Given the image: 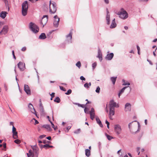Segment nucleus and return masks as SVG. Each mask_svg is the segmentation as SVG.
Returning a JSON list of instances; mask_svg holds the SVG:
<instances>
[{
	"mask_svg": "<svg viewBox=\"0 0 157 157\" xmlns=\"http://www.w3.org/2000/svg\"><path fill=\"white\" fill-rule=\"evenodd\" d=\"M116 14L119 15L120 18L123 20L125 19L128 17V13L123 8H121Z\"/></svg>",
	"mask_w": 157,
	"mask_h": 157,
	"instance_id": "1",
	"label": "nucleus"
},
{
	"mask_svg": "<svg viewBox=\"0 0 157 157\" xmlns=\"http://www.w3.org/2000/svg\"><path fill=\"white\" fill-rule=\"evenodd\" d=\"M28 6L27 1H25L22 4V14L23 16H25L27 14Z\"/></svg>",
	"mask_w": 157,
	"mask_h": 157,
	"instance_id": "2",
	"label": "nucleus"
},
{
	"mask_svg": "<svg viewBox=\"0 0 157 157\" xmlns=\"http://www.w3.org/2000/svg\"><path fill=\"white\" fill-rule=\"evenodd\" d=\"M29 28L34 33H38L39 31L38 27L34 23L31 22L29 25Z\"/></svg>",
	"mask_w": 157,
	"mask_h": 157,
	"instance_id": "3",
	"label": "nucleus"
},
{
	"mask_svg": "<svg viewBox=\"0 0 157 157\" xmlns=\"http://www.w3.org/2000/svg\"><path fill=\"white\" fill-rule=\"evenodd\" d=\"M57 10L56 5L55 2L52 3V5L49 6V12L51 13H54Z\"/></svg>",
	"mask_w": 157,
	"mask_h": 157,
	"instance_id": "4",
	"label": "nucleus"
},
{
	"mask_svg": "<svg viewBox=\"0 0 157 157\" xmlns=\"http://www.w3.org/2000/svg\"><path fill=\"white\" fill-rule=\"evenodd\" d=\"M114 128V131L117 135H119L121 133L122 129L121 126L119 124L115 125Z\"/></svg>",
	"mask_w": 157,
	"mask_h": 157,
	"instance_id": "5",
	"label": "nucleus"
},
{
	"mask_svg": "<svg viewBox=\"0 0 157 157\" xmlns=\"http://www.w3.org/2000/svg\"><path fill=\"white\" fill-rule=\"evenodd\" d=\"M109 105V109H115V107H119V105L116 102H115L113 100H111L110 101Z\"/></svg>",
	"mask_w": 157,
	"mask_h": 157,
	"instance_id": "6",
	"label": "nucleus"
},
{
	"mask_svg": "<svg viewBox=\"0 0 157 157\" xmlns=\"http://www.w3.org/2000/svg\"><path fill=\"white\" fill-rule=\"evenodd\" d=\"M59 20V18L57 15H56L54 16L53 25L55 27H58Z\"/></svg>",
	"mask_w": 157,
	"mask_h": 157,
	"instance_id": "7",
	"label": "nucleus"
},
{
	"mask_svg": "<svg viewBox=\"0 0 157 157\" xmlns=\"http://www.w3.org/2000/svg\"><path fill=\"white\" fill-rule=\"evenodd\" d=\"M73 30V29L71 30L69 34L66 36L67 40L68 41V43H72L71 39L72 38Z\"/></svg>",
	"mask_w": 157,
	"mask_h": 157,
	"instance_id": "8",
	"label": "nucleus"
},
{
	"mask_svg": "<svg viewBox=\"0 0 157 157\" xmlns=\"http://www.w3.org/2000/svg\"><path fill=\"white\" fill-rule=\"evenodd\" d=\"M17 66L20 70L21 71H24L25 68V63L21 62H19L17 64Z\"/></svg>",
	"mask_w": 157,
	"mask_h": 157,
	"instance_id": "9",
	"label": "nucleus"
},
{
	"mask_svg": "<svg viewBox=\"0 0 157 157\" xmlns=\"http://www.w3.org/2000/svg\"><path fill=\"white\" fill-rule=\"evenodd\" d=\"M48 16L47 15H44L42 18V20L40 22L44 26L47 23L48 21Z\"/></svg>",
	"mask_w": 157,
	"mask_h": 157,
	"instance_id": "10",
	"label": "nucleus"
},
{
	"mask_svg": "<svg viewBox=\"0 0 157 157\" xmlns=\"http://www.w3.org/2000/svg\"><path fill=\"white\" fill-rule=\"evenodd\" d=\"M8 31V26L7 25H4L2 29L0 31V34L2 35L3 33L5 35L6 34Z\"/></svg>",
	"mask_w": 157,
	"mask_h": 157,
	"instance_id": "11",
	"label": "nucleus"
},
{
	"mask_svg": "<svg viewBox=\"0 0 157 157\" xmlns=\"http://www.w3.org/2000/svg\"><path fill=\"white\" fill-rule=\"evenodd\" d=\"M24 90L27 94L28 95L31 94V91L28 85L26 84L24 85Z\"/></svg>",
	"mask_w": 157,
	"mask_h": 157,
	"instance_id": "12",
	"label": "nucleus"
},
{
	"mask_svg": "<svg viewBox=\"0 0 157 157\" xmlns=\"http://www.w3.org/2000/svg\"><path fill=\"white\" fill-rule=\"evenodd\" d=\"M115 114V109H109V117L111 120H112V117Z\"/></svg>",
	"mask_w": 157,
	"mask_h": 157,
	"instance_id": "13",
	"label": "nucleus"
},
{
	"mask_svg": "<svg viewBox=\"0 0 157 157\" xmlns=\"http://www.w3.org/2000/svg\"><path fill=\"white\" fill-rule=\"evenodd\" d=\"M114 56V54L113 53H110L107 54L105 57V59L108 60H111Z\"/></svg>",
	"mask_w": 157,
	"mask_h": 157,
	"instance_id": "14",
	"label": "nucleus"
},
{
	"mask_svg": "<svg viewBox=\"0 0 157 157\" xmlns=\"http://www.w3.org/2000/svg\"><path fill=\"white\" fill-rule=\"evenodd\" d=\"M131 105L130 103H127L126 104L125 106V108L126 109L125 111H130L131 109Z\"/></svg>",
	"mask_w": 157,
	"mask_h": 157,
	"instance_id": "15",
	"label": "nucleus"
},
{
	"mask_svg": "<svg viewBox=\"0 0 157 157\" xmlns=\"http://www.w3.org/2000/svg\"><path fill=\"white\" fill-rule=\"evenodd\" d=\"M117 26V24L115 22V19L114 18L112 20L111 24L110 26V28L111 29L115 28Z\"/></svg>",
	"mask_w": 157,
	"mask_h": 157,
	"instance_id": "16",
	"label": "nucleus"
},
{
	"mask_svg": "<svg viewBox=\"0 0 157 157\" xmlns=\"http://www.w3.org/2000/svg\"><path fill=\"white\" fill-rule=\"evenodd\" d=\"M39 149L37 147L34 148L33 150V153L35 155V157H38V151Z\"/></svg>",
	"mask_w": 157,
	"mask_h": 157,
	"instance_id": "17",
	"label": "nucleus"
},
{
	"mask_svg": "<svg viewBox=\"0 0 157 157\" xmlns=\"http://www.w3.org/2000/svg\"><path fill=\"white\" fill-rule=\"evenodd\" d=\"M97 57H98L100 61H101L102 60V55L101 53V51L100 49L98 50V55Z\"/></svg>",
	"mask_w": 157,
	"mask_h": 157,
	"instance_id": "18",
	"label": "nucleus"
},
{
	"mask_svg": "<svg viewBox=\"0 0 157 157\" xmlns=\"http://www.w3.org/2000/svg\"><path fill=\"white\" fill-rule=\"evenodd\" d=\"M96 119L97 123L100 126L101 128L103 127V125L99 118L98 117H96Z\"/></svg>",
	"mask_w": 157,
	"mask_h": 157,
	"instance_id": "19",
	"label": "nucleus"
},
{
	"mask_svg": "<svg viewBox=\"0 0 157 157\" xmlns=\"http://www.w3.org/2000/svg\"><path fill=\"white\" fill-rule=\"evenodd\" d=\"M27 155L28 157H33L35 156V155L31 150L29 151V153H27Z\"/></svg>",
	"mask_w": 157,
	"mask_h": 157,
	"instance_id": "20",
	"label": "nucleus"
},
{
	"mask_svg": "<svg viewBox=\"0 0 157 157\" xmlns=\"http://www.w3.org/2000/svg\"><path fill=\"white\" fill-rule=\"evenodd\" d=\"M129 87L128 86H125L123 87L119 91V92L118 94V96L119 98H120L121 95L122 94L124 91L125 90L127 87Z\"/></svg>",
	"mask_w": 157,
	"mask_h": 157,
	"instance_id": "21",
	"label": "nucleus"
},
{
	"mask_svg": "<svg viewBox=\"0 0 157 157\" xmlns=\"http://www.w3.org/2000/svg\"><path fill=\"white\" fill-rule=\"evenodd\" d=\"M7 13L5 11H2L0 13V17L3 19H4L6 16Z\"/></svg>",
	"mask_w": 157,
	"mask_h": 157,
	"instance_id": "22",
	"label": "nucleus"
},
{
	"mask_svg": "<svg viewBox=\"0 0 157 157\" xmlns=\"http://www.w3.org/2000/svg\"><path fill=\"white\" fill-rule=\"evenodd\" d=\"M46 38L45 34L44 33H42L39 37V38L41 40H44Z\"/></svg>",
	"mask_w": 157,
	"mask_h": 157,
	"instance_id": "23",
	"label": "nucleus"
},
{
	"mask_svg": "<svg viewBox=\"0 0 157 157\" xmlns=\"http://www.w3.org/2000/svg\"><path fill=\"white\" fill-rule=\"evenodd\" d=\"M28 107L30 109H33V110L34 111V112H35V115L37 117V114H36V111H35V109H34V108L33 107V105H32L31 103H29V105H28Z\"/></svg>",
	"mask_w": 157,
	"mask_h": 157,
	"instance_id": "24",
	"label": "nucleus"
},
{
	"mask_svg": "<svg viewBox=\"0 0 157 157\" xmlns=\"http://www.w3.org/2000/svg\"><path fill=\"white\" fill-rule=\"evenodd\" d=\"M85 155L87 157H89L90 155V151L89 149H86L85 150Z\"/></svg>",
	"mask_w": 157,
	"mask_h": 157,
	"instance_id": "25",
	"label": "nucleus"
},
{
	"mask_svg": "<svg viewBox=\"0 0 157 157\" xmlns=\"http://www.w3.org/2000/svg\"><path fill=\"white\" fill-rule=\"evenodd\" d=\"M117 78V77H111L110 78V80L112 82L113 84V85H114L115 83V82L116 81V79Z\"/></svg>",
	"mask_w": 157,
	"mask_h": 157,
	"instance_id": "26",
	"label": "nucleus"
},
{
	"mask_svg": "<svg viewBox=\"0 0 157 157\" xmlns=\"http://www.w3.org/2000/svg\"><path fill=\"white\" fill-rule=\"evenodd\" d=\"M43 127L47 129L48 131H51L52 130L50 126L48 125H44L43 126Z\"/></svg>",
	"mask_w": 157,
	"mask_h": 157,
	"instance_id": "27",
	"label": "nucleus"
},
{
	"mask_svg": "<svg viewBox=\"0 0 157 157\" xmlns=\"http://www.w3.org/2000/svg\"><path fill=\"white\" fill-rule=\"evenodd\" d=\"M13 133V136L14 139H16L18 138L17 132L16 131Z\"/></svg>",
	"mask_w": 157,
	"mask_h": 157,
	"instance_id": "28",
	"label": "nucleus"
},
{
	"mask_svg": "<svg viewBox=\"0 0 157 157\" xmlns=\"http://www.w3.org/2000/svg\"><path fill=\"white\" fill-rule=\"evenodd\" d=\"M106 20L107 21V24L108 25H109L110 24V15H106Z\"/></svg>",
	"mask_w": 157,
	"mask_h": 157,
	"instance_id": "29",
	"label": "nucleus"
},
{
	"mask_svg": "<svg viewBox=\"0 0 157 157\" xmlns=\"http://www.w3.org/2000/svg\"><path fill=\"white\" fill-rule=\"evenodd\" d=\"M122 82H123V83L122 84L123 85H124V86H126V85L129 86V85H130V83L129 82H128L127 81H125L124 79H123L122 80Z\"/></svg>",
	"mask_w": 157,
	"mask_h": 157,
	"instance_id": "30",
	"label": "nucleus"
},
{
	"mask_svg": "<svg viewBox=\"0 0 157 157\" xmlns=\"http://www.w3.org/2000/svg\"><path fill=\"white\" fill-rule=\"evenodd\" d=\"M39 146L40 147V148L42 149L44 147L46 149H47L48 148V144H46L45 145H42V144H39Z\"/></svg>",
	"mask_w": 157,
	"mask_h": 157,
	"instance_id": "31",
	"label": "nucleus"
},
{
	"mask_svg": "<svg viewBox=\"0 0 157 157\" xmlns=\"http://www.w3.org/2000/svg\"><path fill=\"white\" fill-rule=\"evenodd\" d=\"M90 119L93 120L94 118L95 113H90Z\"/></svg>",
	"mask_w": 157,
	"mask_h": 157,
	"instance_id": "32",
	"label": "nucleus"
},
{
	"mask_svg": "<svg viewBox=\"0 0 157 157\" xmlns=\"http://www.w3.org/2000/svg\"><path fill=\"white\" fill-rule=\"evenodd\" d=\"M54 101L55 102L59 103L60 101V98L58 97H57L56 98Z\"/></svg>",
	"mask_w": 157,
	"mask_h": 157,
	"instance_id": "33",
	"label": "nucleus"
},
{
	"mask_svg": "<svg viewBox=\"0 0 157 157\" xmlns=\"http://www.w3.org/2000/svg\"><path fill=\"white\" fill-rule=\"evenodd\" d=\"M105 135L106 136L107 139L109 140H111L113 138V137L107 134V133H105Z\"/></svg>",
	"mask_w": 157,
	"mask_h": 157,
	"instance_id": "34",
	"label": "nucleus"
},
{
	"mask_svg": "<svg viewBox=\"0 0 157 157\" xmlns=\"http://www.w3.org/2000/svg\"><path fill=\"white\" fill-rule=\"evenodd\" d=\"M40 111L42 114H44V111L43 107L40 108Z\"/></svg>",
	"mask_w": 157,
	"mask_h": 157,
	"instance_id": "35",
	"label": "nucleus"
},
{
	"mask_svg": "<svg viewBox=\"0 0 157 157\" xmlns=\"http://www.w3.org/2000/svg\"><path fill=\"white\" fill-rule=\"evenodd\" d=\"M76 65L77 67L80 68L81 66V63L80 61H78L76 64Z\"/></svg>",
	"mask_w": 157,
	"mask_h": 157,
	"instance_id": "36",
	"label": "nucleus"
},
{
	"mask_svg": "<svg viewBox=\"0 0 157 157\" xmlns=\"http://www.w3.org/2000/svg\"><path fill=\"white\" fill-rule=\"evenodd\" d=\"M71 89H69L67 90V92L65 93V94L67 95H69L71 93Z\"/></svg>",
	"mask_w": 157,
	"mask_h": 157,
	"instance_id": "37",
	"label": "nucleus"
},
{
	"mask_svg": "<svg viewBox=\"0 0 157 157\" xmlns=\"http://www.w3.org/2000/svg\"><path fill=\"white\" fill-rule=\"evenodd\" d=\"M80 132V128L78 129L77 130H75L74 132L75 134H78Z\"/></svg>",
	"mask_w": 157,
	"mask_h": 157,
	"instance_id": "38",
	"label": "nucleus"
},
{
	"mask_svg": "<svg viewBox=\"0 0 157 157\" xmlns=\"http://www.w3.org/2000/svg\"><path fill=\"white\" fill-rule=\"evenodd\" d=\"M100 87L99 86H98L96 88V89L95 90V92L97 93H99L100 92Z\"/></svg>",
	"mask_w": 157,
	"mask_h": 157,
	"instance_id": "39",
	"label": "nucleus"
},
{
	"mask_svg": "<svg viewBox=\"0 0 157 157\" xmlns=\"http://www.w3.org/2000/svg\"><path fill=\"white\" fill-rule=\"evenodd\" d=\"M14 142L17 144H19L21 143V141L18 139H16L15 140Z\"/></svg>",
	"mask_w": 157,
	"mask_h": 157,
	"instance_id": "40",
	"label": "nucleus"
},
{
	"mask_svg": "<svg viewBox=\"0 0 157 157\" xmlns=\"http://www.w3.org/2000/svg\"><path fill=\"white\" fill-rule=\"evenodd\" d=\"M97 66V63H94L92 64V67L93 69H94Z\"/></svg>",
	"mask_w": 157,
	"mask_h": 157,
	"instance_id": "41",
	"label": "nucleus"
},
{
	"mask_svg": "<svg viewBox=\"0 0 157 157\" xmlns=\"http://www.w3.org/2000/svg\"><path fill=\"white\" fill-rule=\"evenodd\" d=\"M59 88L61 90L64 91H66V89L64 88L62 86H59Z\"/></svg>",
	"mask_w": 157,
	"mask_h": 157,
	"instance_id": "42",
	"label": "nucleus"
},
{
	"mask_svg": "<svg viewBox=\"0 0 157 157\" xmlns=\"http://www.w3.org/2000/svg\"><path fill=\"white\" fill-rule=\"evenodd\" d=\"M84 87L86 88H89L88 84V83L86 82L84 84Z\"/></svg>",
	"mask_w": 157,
	"mask_h": 157,
	"instance_id": "43",
	"label": "nucleus"
},
{
	"mask_svg": "<svg viewBox=\"0 0 157 157\" xmlns=\"http://www.w3.org/2000/svg\"><path fill=\"white\" fill-rule=\"evenodd\" d=\"M16 131V128L14 127L13 125V128H12V132H15Z\"/></svg>",
	"mask_w": 157,
	"mask_h": 157,
	"instance_id": "44",
	"label": "nucleus"
},
{
	"mask_svg": "<svg viewBox=\"0 0 157 157\" xmlns=\"http://www.w3.org/2000/svg\"><path fill=\"white\" fill-rule=\"evenodd\" d=\"M80 79L82 80L85 81L86 80L85 78L83 76H81L80 78Z\"/></svg>",
	"mask_w": 157,
	"mask_h": 157,
	"instance_id": "45",
	"label": "nucleus"
},
{
	"mask_svg": "<svg viewBox=\"0 0 157 157\" xmlns=\"http://www.w3.org/2000/svg\"><path fill=\"white\" fill-rule=\"evenodd\" d=\"M45 136H46V135H40V136L39 138L40 139H42L43 138L45 137Z\"/></svg>",
	"mask_w": 157,
	"mask_h": 157,
	"instance_id": "46",
	"label": "nucleus"
},
{
	"mask_svg": "<svg viewBox=\"0 0 157 157\" xmlns=\"http://www.w3.org/2000/svg\"><path fill=\"white\" fill-rule=\"evenodd\" d=\"M90 113H94V110L93 108H91V110L90 111Z\"/></svg>",
	"mask_w": 157,
	"mask_h": 157,
	"instance_id": "47",
	"label": "nucleus"
},
{
	"mask_svg": "<svg viewBox=\"0 0 157 157\" xmlns=\"http://www.w3.org/2000/svg\"><path fill=\"white\" fill-rule=\"evenodd\" d=\"M26 47H23L21 48V50L22 51H25L26 50Z\"/></svg>",
	"mask_w": 157,
	"mask_h": 157,
	"instance_id": "48",
	"label": "nucleus"
},
{
	"mask_svg": "<svg viewBox=\"0 0 157 157\" xmlns=\"http://www.w3.org/2000/svg\"><path fill=\"white\" fill-rule=\"evenodd\" d=\"M36 147V144L35 145H34V146L32 145L31 146V147L33 149V150L34 148H35L36 147Z\"/></svg>",
	"mask_w": 157,
	"mask_h": 157,
	"instance_id": "49",
	"label": "nucleus"
},
{
	"mask_svg": "<svg viewBox=\"0 0 157 157\" xmlns=\"http://www.w3.org/2000/svg\"><path fill=\"white\" fill-rule=\"evenodd\" d=\"M71 128V127H70V126L67 127L66 128L67 131H66V130H65V131L66 132H68V131Z\"/></svg>",
	"mask_w": 157,
	"mask_h": 157,
	"instance_id": "50",
	"label": "nucleus"
},
{
	"mask_svg": "<svg viewBox=\"0 0 157 157\" xmlns=\"http://www.w3.org/2000/svg\"><path fill=\"white\" fill-rule=\"evenodd\" d=\"M51 96V97L53 98L55 96V93H52L51 94H50Z\"/></svg>",
	"mask_w": 157,
	"mask_h": 157,
	"instance_id": "51",
	"label": "nucleus"
},
{
	"mask_svg": "<svg viewBox=\"0 0 157 157\" xmlns=\"http://www.w3.org/2000/svg\"><path fill=\"white\" fill-rule=\"evenodd\" d=\"M33 119H34L35 121V124H37L39 123V122L37 121L35 119L33 118Z\"/></svg>",
	"mask_w": 157,
	"mask_h": 157,
	"instance_id": "52",
	"label": "nucleus"
},
{
	"mask_svg": "<svg viewBox=\"0 0 157 157\" xmlns=\"http://www.w3.org/2000/svg\"><path fill=\"white\" fill-rule=\"evenodd\" d=\"M50 123H51V124H52V127L54 128L55 127V125H54V124L51 121H50Z\"/></svg>",
	"mask_w": 157,
	"mask_h": 157,
	"instance_id": "53",
	"label": "nucleus"
},
{
	"mask_svg": "<svg viewBox=\"0 0 157 157\" xmlns=\"http://www.w3.org/2000/svg\"><path fill=\"white\" fill-rule=\"evenodd\" d=\"M40 108H42V107H43V105H42V103H41V101H40Z\"/></svg>",
	"mask_w": 157,
	"mask_h": 157,
	"instance_id": "54",
	"label": "nucleus"
},
{
	"mask_svg": "<svg viewBox=\"0 0 157 157\" xmlns=\"http://www.w3.org/2000/svg\"><path fill=\"white\" fill-rule=\"evenodd\" d=\"M86 101H87V102L86 103V105H87L88 104L91 103V102L88 101L87 99L86 100Z\"/></svg>",
	"mask_w": 157,
	"mask_h": 157,
	"instance_id": "55",
	"label": "nucleus"
},
{
	"mask_svg": "<svg viewBox=\"0 0 157 157\" xmlns=\"http://www.w3.org/2000/svg\"><path fill=\"white\" fill-rule=\"evenodd\" d=\"M49 141H47L46 140H44L43 141V143L44 144H46V143H49Z\"/></svg>",
	"mask_w": 157,
	"mask_h": 157,
	"instance_id": "56",
	"label": "nucleus"
},
{
	"mask_svg": "<svg viewBox=\"0 0 157 157\" xmlns=\"http://www.w3.org/2000/svg\"><path fill=\"white\" fill-rule=\"evenodd\" d=\"M105 3L106 4H108L109 3V0H104Z\"/></svg>",
	"mask_w": 157,
	"mask_h": 157,
	"instance_id": "57",
	"label": "nucleus"
},
{
	"mask_svg": "<svg viewBox=\"0 0 157 157\" xmlns=\"http://www.w3.org/2000/svg\"><path fill=\"white\" fill-rule=\"evenodd\" d=\"M88 109L86 107H85L84 109V112L85 113H87L86 110H88Z\"/></svg>",
	"mask_w": 157,
	"mask_h": 157,
	"instance_id": "58",
	"label": "nucleus"
},
{
	"mask_svg": "<svg viewBox=\"0 0 157 157\" xmlns=\"http://www.w3.org/2000/svg\"><path fill=\"white\" fill-rule=\"evenodd\" d=\"M106 13H107V15H110L109 14V11H108V9L107 8H106Z\"/></svg>",
	"mask_w": 157,
	"mask_h": 157,
	"instance_id": "59",
	"label": "nucleus"
},
{
	"mask_svg": "<svg viewBox=\"0 0 157 157\" xmlns=\"http://www.w3.org/2000/svg\"><path fill=\"white\" fill-rule=\"evenodd\" d=\"M46 138L49 140H50L51 139V137L50 136H49L47 137Z\"/></svg>",
	"mask_w": 157,
	"mask_h": 157,
	"instance_id": "60",
	"label": "nucleus"
},
{
	"mask_svg": "<svg viewBox=\"0 0 157 157\" xmlns=\"http://www.w3.org/2000/svg\"><path fill=\"white\" fill-rule=\"evenodd\" d=\"M3 147L4 148H6V143H4L3 144Z\"/></svg>",
	"mask_w": 157,
	"mask_h": 157,
	"instance_id": "61",
	"label": "nucleus"
},
{
	"mask_svg": "<svg viewBox=\"0 0 157 157\" xmlns=\"http://www.w3.org/2000/svg\"><path fill=\"white\" fill-rule=\"evenodd\" d=\"M136 47H137V50L138 51H140V47L138 45H137Z\"/></svg>",
	"mask_w": 157,
	"mask_h": 157,
	"instance_id": "62",
	"label": "nucleus"
},
{
	"mask_svg": "<svg viewBox=\"0 0 157 157\" xmlns=\"http://www.w3.org/2000/svg\"><path fill=\"white\" fill-rule=\"evenodd\" d=\"M4 0V1L6 4V6L7 5V4L8 5V1L7 0Z\"/></svg>",
	"mask_w": 157,
	"mask_h": 157,
	"instance_id": "63",
	"label": "nucleus"
},
{
	"mask_svg": "<svg viewBox=\"0 0 157 157\" xmlns=\"http://www.w3.org/2000/svg\"><path fill=\"white\" fill-rule=\"evenodd\" d=\"M85 105H84L83 104H81L80 107H81L82 108H84L85 107Z\"/></svg>",
	"mask_w": 157,
	"mask_h": 157,
	"instance_id": "64",
	"label": "nucleus"
}]
</instances>
